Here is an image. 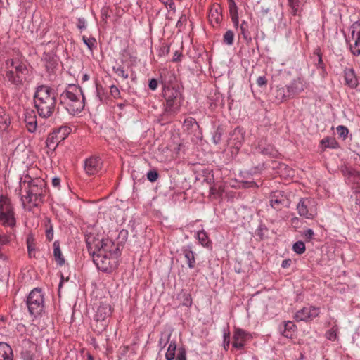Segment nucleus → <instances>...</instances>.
Wrapping results in <instances>:
<instances>
[{"label": "nucleus", "mask_w": 360, "mask_h": 360, "mask_svg": "<svg viewBox=\"0 0 360 360\" xmlns=\"http://www.w3.org/2000/svg\"><path fill=\"white\" fill-rule=\"evenodd\" d=\"M19 187L20 191L25 192V195H22V200L25 199L32 207H39L45 201L47 187L44 179L26 174L20 178Z\"/></svg>", "instance_id": "1"}, {"label": "nucleus", "mask_w": 360, "mask_h": 360, "mask_svg": "<svg viewBox=\"0 0 360 360\" xmlns=\"http://www.w3.org/2000/svg\"><path fill=\"white\" fill-rule=\"evenodd\" d=\"M1 76L6 86L20 89L28 82L30 70L25 63L17 59H8L2 68Z\"/></svg>", "instance_id": "2"}, {"label": "nucleus", "mask_w": 360, "mask_h": 360, "mask_svg": "<svg viewBox=\"0 0 360 360\" xmlns=\"http://www.w3.org/2000/svg\"><path fill=\"white\" fill-rule=\"evenodd\" d=\"M56 91L49 86L41 85L37 87L34 95V107L38 115L43 118L50 117L56 107Z\"/></svg>", "instance_id": "3"}, {"label": "nucleus", "mask_w": 360, "mask_h": 360, "mask_svg": "<svg viewBox=\"0 0 360 360\" xmlns=\"http://www.w3.org/2000/svg\"><path fill=\"white\" fill-rule=\"evenodd\" d=\"M86 243L89 255H95V252H98L117 259L123 248L122 243H115L109 238L98 239L91 233L86 235Z\"/></svg>", "instance_id": "4"}, {"label": "nucleus", "mask_w": 360, "mask_h": 360, "mask_svg": "<svg viewBox=\"0 0 360 360\" xmlns=\"http://www.w3.org/2000/svg\"><path fill=\"white\" fill-rule=\"evenodd\" d=\"M84 96L82 89L77 85L70 84L60 96V102L70 115L82 111L84 108Z\"/></svg>", "instance_id": "5"}, {"label": "nucleus", "mask_w": 360, "mask_h": 360, "mask_svg": "<svg viewBox=\"0 0 360 360\" xmlns=\"http://www.w3.org/2000/svg\"><path fill=\"white\" fill-rule=\"evenodd\" d=\"M0 223L4 226L15 225L14 211L11 200L4 195L0 196Z\"/></svg>", "instance_id": "6"}, {"label": "nucleus", "mask_w": 360, "mask_h": 360, "mask_svg": "<svg viewBox=\"0 0 360 360\" xmlns=\"http://www.w3.org/2000/svg\"><path fill=\"white\" fill-rule=\"evenodd\" d=\"M26 304L31 315L34 316L39 315L44 307V295L41 290L37 288L33 289L27 297Z\"/></svg>", "instance_id": "7"}, {"label": "nucleus", "mask_w": 360, "mask_h": 360, "mask_svg": "<svg viewBox=\"0 0 360 360\" xmlns=\"http://www.w3.org/2000/svg\"><path fill=\"white\" fill-rule=\"evenodd\" d=\"M297 210L300 216L314 219L317 214L316 201L311 198H302L297 205Z\"/></svg>", "instance_id": "8"}, {"label": "nucleus", "mask_w": 360, "mask_h": 360, "mask_svg": "<svg viewBox=\"0 0 360 360\" xmlns=\"http://www.w3.org/2000/svg\"><path fill=\"white\" fill-rule=\"evenodd\" d=\"M166 101V111L175 112L179 107L180 92L174 87L165 86L162 91Z\"/></svg>", "instance_id": "9"}, {"label": "nucleus", "mask_w": 360, "mask_h": 360, "mask_svg": "<svg viewBox=\"0 0 360 360\" xmlns=\"http://www.w3.org/2000/svg\"><path fill=\"white\" fill-rule=\"evenodd\" d=\"M91 255L94 263L102 271L110 272L117 266V258L98 252H95V255Z\"/></svg>", "instance_id": "10"}, {"label": "nucleus", "mask_w": 360, "mask_h": 360, "mask_svg": "<svg viewBox=\"0 0 360 360\" xmlns=\"http://www.w3.org/2000/svg\"><path fill=\"white\" fill-rule=\"evenodd\" d=\"M71 128L68 126H61L49 134L46 139V146L51 150H55L58 145L65 139L70 134Z\"/></svg>", "instance_id": "11"}, {"label": "nucleus", "mask_w": 360, "mask_h": 360, "mask_svg": "<svg viewBox=\"0 0 360 360\" xmlns=\"http://www.w3.org/2000/svg\"><path fill=\"white\" fill-rule=\"evenodd\" d=\"M350 30L351 39L349 41L350 51L354 56H360V20L354 22Z\"/></svg>", "instance_id": "12"}, {"label": "nucleus", "mask_w": 360, "mask_h": 360, "mask_svg": "<svg viewBox=\"0 0 360 360\" xmlns=\"http://www.w3.org/2000/svg\"><path fill=\"white\" fill-rule=\"evenodd\" d=\"M319 309L314 307H304L299 310L295 314L297 321H309L318 316Z\"/></svg>", "instance_id": "13"}, {"label": "nucleus", "mask_w": 360, "mask_h": 360, "mask_svg": "<svg viewBox=\"0 0 360 360\" xmlns=\"http://www.w3.org/2000/svg\"><path fill=\"white\" fill-rule=\"evenodd\" d=\"M101 159L97 156H92L86 159L84 170L88 175H94L101 169Z\"/></svg>", "instance_id": "14"}, {"label": "nucleus", "mask_w": 360, "mask_h": 360, "mask_svg": "<svg viewBox=\"0 0 360 360\" xmlns=\"http://www.w3.org/2000/svg\"><path fill=\"white\" fill-rule=\"evenodd\" d=\"M285 88L288 90V96L292 98L304 90L305 85L303 79L297 77L294 79L290 84L286 85Z\"/></svg>", "instance_id": "15"}, {"label": "nucleus", "mask_w": 360, "mask_h": 360, "mask_svg": "<svg viewBox=\"0 0 360 360\" xmlns=\"http://www.w3.org/2000/svg\"><path fill=\"white\" fill-rule=\"evenodd\" d=\"M257 153L263 155H268L269 157H277L278 150L271 144L266 143L265 141H260L256 148Z\"/></svg>", "instance_id": "16"}, {"label": "nucleus", "mask_w": 360, "mask_h": 360, "mask_svg": "<svg viewBox=\"0 0 360 360\" xmlns=\"http://www.w3.org/2000/svg\"><path fill=\"white\" fill-rule=\"evenodd\" d=\"M285 202V197L281 191H276L273 192L270 196V205L272 208L280 210Z\"/></svg>", "instance_id": "17"}, {"label": "nucleus", "mask_w": 360, "mask_h": 360, "mask_svg": "<svg viewBox=\"0 0 360 360\" xmlns=\"http://www.w3.org/2000/svg\"><path fill=\"white\" fill-rule=\"evenodd\" d=\"M112 309L110 304L107 303H101L97 309L95 320L96 321H105V319L110 316Z\"/></svg>", "instance_id": "18"}, {"label": "nucleus", "mask_w": 360, "mask_h": 360, "mask_svg": "<svg viewBox=\"0 0 360 360\" xmlns=\"http://www.w3.org/2000/svg\"><path fill=\"white\" fill-rule=\"evenodd\" d=\"M25 122L30 132H34L37 129V117L34 110H27L25 113Z\"/></svg>", "instance_id": "19"}, {"label": "nucleus", "mask_w": 360, "mask_h": 360, "mask_svg": "<svg viewBox=\"0 0 360 360\" xmlns=\"http://www.w3.org/2000/svg\"><path fill=\"white\" fill-rule=\"evenodd\" d=\"M244 137L242 131V129L236 127L233 131L230 133L229 143L233 144L236 148H238L240 147Z\"/></svg>", "instance_id": "20"}, {"label": "nucleus", "mask_w": 360, "mask_h": 360, "mask_svg": "<svg viewBox=\"0 0 360 360\" xmlns=\"http://www.w3.org/2000/svg\"><path fill=\"white\" fill-rule=\"evenodd\" d=\"M184 257L186 259V263L189 269H193L195 266L196 261L195 253L192 250L191 245L184 246L181 249Z\"/></svg>", "instance_id": "21"}, {"label": "nucleus", "mask_w": 360, "mask_h": 360, "mask_svg": "<svg viewBox=\"0 0 360 360\" xmlns=\"http://www.w3.org/2000/svg\"><path fill=\"white\" fill-rule=\"evenodd\" d=\"M345 84L350 88H355L358 85V81L353 68H345L344 70Z\"/></svg>", "instance_id": "22"}, {"label": "nucleus", "mask_w": 360, "mask_h": 360, "mask_svg": "<svg viewBox=\"0 0 360 360\" xmlns=\"http://www.w3.org/2000/svg\"><path fill=\"white\" fill-rule=\"evenodd\" d=\"M249 28H250L249 23L245 20H243L240 25L239 36L243 37V38L245 40L247 45L250 44L252 41V38Z\"/></svg>", "instance_id": "23"}, {"label": "nucleus", "mask_w": 360, "mask_h": 360, "mask_svg": "<svg viewBox=\"0 0 360 360\" xmlns=\"http://www.w3.org/2000/svg\"><path fill=\"white\" fill-rule=\"evenodd\" d=\"M0 360H13L12 348L6 342H0Z\"/></svg>", "instance_id": "24"}, {"label": "nucleus", "mask_w": 360, "mask_h": 360, "mask_svg": "<svg viewBox=\"0 0 360 360\" xmlns=\"http://www.w3.org/2000/svg\"><path fill=\"white\" fill-rule=\"evenodd\" d=\"M296 326L291 321L284 323L283 328H281V332L283 336L288 338H292L295 331Z\"/></svg>", "instance_id": "25"}, {"label": "nucleus", "mask_w": 360, "mask_h": 360, "mask_svg": "<svg viewBox=\"0 0 360 360\" xmlns=\"http://www.w3.org/2000/svg\"><path fill=\"white\" fill-rule=\"evenodd\" d=\"M53 256L57 264L59 266H62L65 264V259L63 256L62 252L60 248V243L58 240H56L53 245Z\"/></svg>", "instance_id": "26"}, {"label": "nucleus", "mask_w": 360, "mask_h": 360, "mask_svg": "<svg viewBox=\"0 0 360 360\" xmlns=\"http://www.w3.org/2000/svg\"><path fill=\"white\" fill-rule=\"evenodd\" d=\"M307 0H288V5L291 8L292 14L296 15Z\"/></svg>", "instance_id": "27"}, {"label": "nucleus", "mask_w": 360, "mask_h": 360, "mask_svg": "<svg viewBox=\"0 0 360 360\" xmlns=\"http://www.w3.org/2000/svg\"><path fill=\"white\" fill-rule=\"evenodd\" d=\"M96 98L101 103H105L108 98V92L105 89H104L102 85L96 83Z\"/></svg>", "instance_id": "28"}, {"label": "nucleus", "mask_w": 360, "mask_h": 360, "mask_svg": "<svg viewBox=\"0 0 360 360\" xmlns=\"http://www.w3.org/2000/svg\"><path fill=\"white\" fill-rule=\"evenodd\" d=\"M250 337L251 335L250 333L241 328H236L234 330L233 339H236V340L245 341Z\"/></svg>", "instance_id": "29"}, {"label": "nucleus", "mask_w": 360, "mask_h": 360, "mask_svg": "<svg viewBox=\"0 0 360 360\" xmlns=\"http://www.w3.org/2000/svg\"><path fill=\"white\" fill-rule=\"evenodd\" d=\"M176 350V345L174 341H172L168 347L167 351L165 354L167 360H174L175 358V353Z\"/></svg>", "instance_id": "30"}, {"label": "nucleus", "mask_w": 360, "mask_h": 360, "mask_svg": "<svg viewBox=\"0 0 360 360\" xmlns=\"http://www.w3.org/2000/svg\"><path fill=\"white\" fill-rule=\"evenodd\" d=\"M197 238L202 246L208 247L210 240H209L207 233L204 230L199 231L197 233Z\"/></svg>", "instance_id": "31"}, {"label": "nucleus", "mask_w": 360, "mask_h": 360, "mask_svg": "<svg viewBox=\"0 0 360 360\" xmlns=\"http://www.w3.org/2000/svg\"><path fill=\"white\" fill-rule=\"evenodd\" d=\"M45 233H46V238L49 241H51L53 238V225L51 222V220L48 219L45 224Z\"/></svg>", "instance_id": "32"}, {"label": "nucleus", "mask_w": 360, "mask_h": 360, "mask_svg": "<svg viewBox=\"0 0 360 360\" xmlns=\"http://www.w3.org/2000/svg\"><path fill=\"white\" fill-rule=\"evenodd\" d=\"M268 228L264 225L260 224L255 231L256 236L262 240L267 238Z\"/></svg>", "instance_id": "33"}, {"label": "nucleus", "mask_w": 360, "mask_h": 360, "mask_svg": "<svg viewBox=\"0 0 360 360\" xmlns=\"http://www.w3.org/2000/svg\"><path fill=\"white\" fill-rule=\"evenodd\" d=\"M234 36V32L232 30H227L223 36V43L228 46L233 45Z\"/></svg>", "instance_id": "34"}, {"label": "nucleus", "mask_w": 360, "mask_h": 360, "mask_svg": "<svg viewBox=\"0 0 360 360\" xmlns=\"http://www.w3.org/2000/svg\"><path fill=\"white\" fill-rule=\"evenodd\" d=\"M276 98L279 101H283L287 98H291L290 96H288V90L285 87H278L276 90Z\"/></svg>", "instance_id": "35"}, {"label": "nucleus", "mask_w": 360, "mask_h": 360, "mask_svg": "<svg viewBox=\"0 0 360 360\" xmlns=\"http://www.w3.org/2000/svg\"><path fill=\"white\" fill-rule=\"evenodd\" d=\"M338 333V328L337 326H334L326 333V337L330 341H335L337 339Z\"/></svg>", "instance_id": "36"}, {"label": "nucleus", "mask_w": 360, "mask_h": 360, "mask_svg": "<svg viewBox=\"0 0 360 360\" xmlns=\"http://www.w3.org/2000/svg\"><path fill=\"white\" fill-rule=\"evenodd\" d=\"M223 134V128L221 127H218L212 135V141L215 144H219L220 143Z\"/></svg>", "instance_id": "37"}, {"label": "nucleus", "mask_w": 360, "mask_h": 360, "mask_svg": "<svg viewBox=\"0 0 360 360\" xmlns=\"http://www.w3.org/2000/svg\"><path fill=\"white\" fill-rule=\"evenodd\" d=\"M112 70L115 72V73L117 76L121 77L124 79H126L129 77L128 73L125 71L124 68L121 65L114 66L112 68Z\"/></svg>", "instance_id": "38"}, {"label": "nucleus", "mask_w": 360, "mask_h": 360, "mask_svg": "<svg viewBox=\"0 0 360 360\" xmlns=\"http://www.w3.org/2000/svg\"><path fill=\"white\" fill-rule=\"evenodd\" d=\"M292 250L297 254L301 255L306 250L305 244L302 241H297L293 244Z\"/></svg>", "instance_id": "39"}, {"label": "nucleus", "mask_w": 360, "mask_h": 360, "mask_svg": "<svg viewBox=\"0 0 360 360\" xmlns=\"http://www.w3.org/2000/svg\"><path fill=\"white\" fill-rule=\"evenodd\" d=\"M82 41L91 51H92L93 49L95 47V44L96 43V41L94 38H88L86 36L82 37Z\"/></svg>", "instance_id": "40"}, {"label": "nucleus", "mask_w": 360, "mask_h": 360, "mask_svg": "<svg viewBox=\"0 0 360 360\" xmlns=\"http://www.w3.org/2000/svg\"><path fill=\"white\" fill-rule=\"evenodd\" d=\"M337 132L339 136L345 140L347 137L349 130L346 127L340 125L337 127Z\"/></svg>", "instance_id": "41"}, {"label": "nucleus", "mask_w": 360, "mask_h": 360, "mask_svg": "<svg viewBox=\"0 0 360 360\" xmlns=\"http://www.w3.org/2000/svg\"><path fill=\"white\" fill-rule=\"evenodd\" d=\"M240 184V186L243 188H258L259 186V185L254 181H242Z\"/></svg>", "instance_id": "42"}, {"label": "nucleus", "mask_w": 360, "mask_h": 360, "mask_svg": "<svg viewBox=\"0 0 360 360\" xmlns=\"http://www.w3.org/2000/svg\"><path fill=\"white\" fill-rule=\"evenodd\" d=\"M146 176L148 181L153 183L155 182L159 178V174L155 169H152L148 172Z\"/></svg>", "instance_id": "43"}, {"label": "nucleus", "mask_w": 360, "mask_h": 360, "mask_svg": "<svg viewBox=\"0 0 360 360\" xmlns=\"http://www.w3.org/2000/svg\"><path fill=\"white\" fill-rule=\"evenodd\" d=\"M224 348L225 350H228L230 345V332L229 329L224 330Z\"/></svg>", "instance_id": "44"}, {"label": "nucleus", "mask_w": 360, "mask_h": 360, "mask_svg": "<svg viewBox=\"0 0 360 360\" xmlns=\"http://www.w3.org/2000/svg\"><path fill=\"white\" fill-rule=\"evenodd\" d=\"M10 237L5 234H0V250H4V247L9 244Z\"/></svg>", "instance_id": "45"}, {"label": "nucleus", "mask_w": 360, "mask_h": 360, "mask_svg": "<svg viewBox=\"0 0 360 360\" xmlns=\"http://www.w3.org/2000/svg\"><path fill=\"white\" fill-rule=\"evenodd\" d=\"M169 53V46L163 44L158 51V56L160 57L165 56Z\"/></svg>", "instance_id": "46"}, {"label": "nucleus", "mask_w": 360, "mask_h": 360, "mask_svg": "<svg viewBox=\"0 0 360 360\" xmlns=\"http://www.w3.org/2000/svg\"><path fill=\"white\" fill-rule=\"evenodd\" d=\"M171 337V333L166 335L165 338L163 337V334L162 335L161 338L159 340L158 345L160 347L161 349L164 348L166 345L168 343L169 338Z\"/></svg>", "instance_id": "47"}, {"label": "nucleus", "mask_w": 360, "mask_h": 360, "mask_svg": "<svg viewBox=\"0 0 360 360\" xmlns=\"http://www.w3.org/2000/svg\"><path fill=\"white\" fill-rule=\"evenodd\" d=\"M349 174L353 177L354 182L360 186V172L352 170L349 172Z\"/></svg>", "instance_id": "48"}, {"label": "nucleus", "mask_w": 360, "mask_h": 360, "mask_svg": "<svg viewBox=\"0 0 360 360\" xmlns=\"http://www.w3.org/2000/svg\"><path fill=\"white\" fill-rule=\"evenodd\" d=\"M229 8L230 15L238 13V7L234 0H229Z\"/></svg>", "instance_id": "49"}, {"label": "nucleus", "mask_w": 360, "mask_h": 360, "mask_svg": "<svg viewBox=\"0 0 360 360\" xmlns=\"http://www.w3.org/2000/svg\"><path fill=\"white\" fill-rule=\"evenodd\" d=\"M314 54H316L317 56H318V61L316 63V67L318 68L323 69L324 63H323V61L322 60V56H321V53L320 52V50H316V51H314Z\"/></svg>", "instance_id": "50"}, {"label": "nucleus", "mask_w": 360, "mask_h": 360, "mask_svg": "<svg viewBox=\"0 0 360 360\" xmlns=\"http://www.w3.org/2000/svg\"><path fill=\"white\" fill-rule=\"evenodd\" d=\"M77 27L80 30H85L86 28V21L83 18H77Z\"/></svg>", "instance_id": "51"}, {"label": "nucleus", "mask_w": 360, "mask_h": 360, "mask_svg": "<svg viewBox=\"0 0 360 360\" xmlns=\"http://www.w3.org/2000/svg\"><path fill=\"white\" fill-rule=\"evenodd\" d=\"M302 236L307 239V240H311L313 238L314 236V232L312 229H308L307 230H304L302 232Z\"/></svg>", "instance_id": "52"}, {"label": "nucleus", "mask_w": 360, "mask_h": 360, "mask_svg": "<svg viewBox=\"0 0 360 360\" xmlns=\"http://www.w3.org/2000/svg\"><path fill=\"white\" fill-rule=\"evenodd\" d=\"M245 347V341L233 339V347L237 349H243Z\"/></svg>", "instance_id": "53"}, {"label": "nucleus", "mask_w": 360, "mask_h": 360, "mask_svg": "<svg viewBox=\"0 0 360 360\" xmlns=\"http://www.w3.org/2000/svg\"><path fill=\"white\" fill-rule=\"evenodd\" d=\"M110 92L115 98L120 97V91L115 85L110 86Z\"/></svg>", "instance_id": "54"}, {"label": "nucleus", "mask_w": 360, "mask_h": 360, "mask_svg": "<svg viewBox=\"0 0 360 360\" xmlns=\"http://www.w3.org/2000/svg\"><path fill=\"white\" fill-rule=\"evenodd\" d=\"M169 10H175V5L173 0H160Z\"/></svg>", "instance_id": "55"}, {"label": "nucleus", "mask_w": 360, "mask_h": 360, "mask_svg": "<svg viewBox=\"0 0 360 360\" xmlns=\"http://www.w3.org/2000/svg\"><path fill=\"white\" fill-rule=\"evenodd\" d=\"M176 360H186V351L184 348L178 349Z\"/></svg>", "instance_id": "56"}, {"label": "nucleus", "mask_w": 360, "mask_h": 360, "mask_svg": "<svg viewBox=\"0 0 360 360\" xmlns=\"http://www.w3.org/2000/svg\"><path fill=\"white\" fill-rule=\"evenodd\" d=\"M158 85V82L156 79H151L149 81L148 86L151 90L155 91L157 89Z\"/></svg>", "instance_id": "57"}, {"label": "nucleus", "mask_w": 360, "mask_h": 360, "mask_svg": "<svg viewBox=\"0 0 360 360\" xmlns=\"http://www.w3.org/2000/svg\"><path fill=\"white\" fill-rule=\"evenodd\" d=\"M267 80L264 76H260L257 79V84L259 86H263L266 84Z\"/></svg>", "instance_id": "58"}, {"label": "nucleus", "mask_w": 360, "mask_h": 360, "mask_svg": "<svg viewBox=\"0 0 360 360\" xmlns=\"http://www.w3.org/2000/svg\"><path fill=\"white\" fill-rule=\"evenodd\" d=\"M230 15L234 27H238L239 24L238 13H233Z\"/></svg>", "instance_id": "59"}, {"label": "nucleus", "mask_w": 360, "mask_h": 360, "mask_svg": "<svg viewBox=\"0 0 360 360\" xmlns=\"http://www.w3.org/2000/svg\"><path fill=\"white\" fill-rule=\"evenodd\" d=\"M181 56H182L181 52L179 51H176L174 54V56H173V58H172V61L173 62H178V61L181 60Z\"/></svg>", "instance_id": "60"}, {"label": "nucleus", "mask_w": 360, "mask_h": 360, "mask_svg": "<svg viewBox=\"0 0 360 360\" xmlns=\"http://www.w3.org/2000/svg\"><path fill=\"white\" fill-rule=\"evenodd\" d=\"M27 250H28L29 256L30 257H34V255L33 254L34 248H32V246L30 243L29 239H27Z\"/></svg>", "instance_id": "61"}, {"label": "nucleus", "mask_w": 360, "mask_h": 360, "mask_svg": "<svg viewBox=\"0 0 360 360\" xmlns=\"http://www.w3.org/2000/svg\"><path fill=\"white\" fill-rule=\"evenodd\" d=\"M330 141V139L328 137L325 138V139L321 140V144H323L325 147L334 148V146L333 145H330L329 144V141Z\"/></svg>", "instance_id": "62"}, {"label": "nucleus", "mask_w": 360, "mask_h": 360, "mask_svg": "<svg viewBox=\"0 0 360 360\" xmlns=\"http://www.w3.org/2000/svg\"><path fill=\"white\" fill-rule=\"evenodd\" d=\"M292 261L290 259L283 260L281 266L283 268H288L290 266Z\"/></svg>", "instance_id": "63"}, {"label": "nucleus", "mask_w": 360, "mask_h": 360, "mask_svg": "<svg viewBox=\"0 0 360 360\" xmlns=\"http://www.w3.org/2000/svg\"><path fill=\"white\" fill-rule=\"evenodd\" d=\"M60 179L59 178L54 177L52 179V185H53V186L58 187L60 186Z\"/></svg>", "instance_id": "64"}]
</instances>
